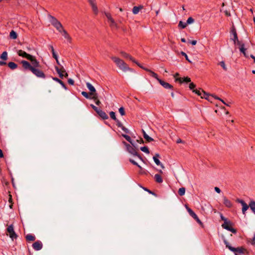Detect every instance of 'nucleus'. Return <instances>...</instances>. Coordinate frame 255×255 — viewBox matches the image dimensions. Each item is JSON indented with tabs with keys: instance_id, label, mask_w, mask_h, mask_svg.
<instances>
[{
	"instance_id": "obj_1",
	"label": "nucleus",
	"mask_w": 255,
	"mask_h": 255,
	"mask_svg": "<svg viewBox=\"0 0 255 255\" xmlns=\"http://www.w3.org/2000/svg\"><path fill=\"white\" fill-rule=\"evenodd\" d=\"M22 67L24 70L30 71L34 75L37 77L40 78L45 79L46 75L39 68H34L31 67V64L26 60H22L21 61Z\"/></svg>"
},
{
	"instance_id": "obj_2",
	"label": "nucleus",
	"mask_w": 255,
	"mask_h": 255,
	"mask_svg": "<svg viewBox=\"0 0 255 255\" xmlns=\"http://www.w3.org/2000/svg\"><path fill=\"white\" fill-rule=\"evenodd\" d=\"M111 59L116 64L117 66L124 72L129 71L132 72H134V70L129 68L128 64L123 60L117 57H112Z\"/></svg>"
},
{
	"instance_id": "obj_3",
	"label": "nucleus",
	"mask_w": 255,
	"mask_h": 255,
	"mask_svg": "<svg viewBox=\"0 0 255 255\" xmlns=\"http://www.w3.org/2000/svg\"><path fill=\"white\" fill-rule=\"evenodd\" d=\"M109 114L111 118L116 122V125L118 127L121 128L125 133H129V130L125 127H124L121 122L116 118V113L114 112L111 111L110 112Z\"/></svg>"
},
{
	"instance_id": "obj_4",
	"label": "nucleus",
	"mask_w": 255,
	"mask_h": 255,
	"mask_svg": "<svg viewBox=\"0 0 255 255\" xmlns=\"http://www.w3.org/2000/svg\"><path fill=\"white\" fill-rule=\"evenodd\" d=\"M224 243L226 245L227 248H228L230 251L235 253H239L240 254H244L245 252L246 251V249H245L243 247H238V248H234L230 245L229 243L225 239L224 240Z\"/></svg>"
},
{
	"instance_id": "obj_5",
	"label": "nucleus",
	"mask_w": 255,
	"mask_h": 255,
	"mask_svg": "<svg viewBox=\"0 0 255 255\" xmlns=\"http://www.w3.org/2000/svg\"><path fill=\"white\" fill-rule=\"evenodd\" d=\"M86 86L90 91V95L92 97V100H97L98 98V93L95 87L89 82L86 83Z\"/></svg>"
},
{
	"instance_id": "obj_6",
	"label": "nucleus",
	"mask_w": 255,
	"mask_h": 255,
	"mask_svg": "<svg viewBox=\"0 0 255 255\" xmlns=\"http://www.w3.org/2000/svg\"><path fill=\"white\" fill-rule=\"evenodd\" d=\"M186 208L189 213V215L195 220L199 224V225L202 227H203L204 225L203 223L201 222V221L199 219L197 215L195 214V213L187 205H186Z\"/></svg>"
},
{
	"instance_id": "obj_7",
	"label": "nucleus",
	"mask_w": 255,
	"mask_h": 255,
	"mask_svg": "<svg viewBox=\"0 0 255 255\" xmlns=\"http://www.w3.org/2000/svg\"><path fill=\"white\" fill-rule=\"evenodd\" d=\"M6 232L8 234L9 237L13 241L14 239H17L18 236L14 230V227L12 224L8 226L6 229Z\"/></svg>"
},
{
	"instance_id": "obj_8",
	"label": "nucleus",
	"mask_w": 255,
	"mask_h": 255,
	"mask_svg": "<svg viewBox=\"0 0 255 255\" xmlns=\"http://www.w3.org/2000/svg\"><path fill=\"white\" fill-rule=\"evenodd\" d=\"M193 92L195 93L197 95L200 96L201 98H204L208 100H209V97L211 96L210 94L206 93L202 89H200L199 90L195 89L193 91Z\"/></svg>"
},
{
	"instance_id": "obj_9",
	"label": "nucleus",
	"mask_w": 255,
	"mask_h": 255,
	"mask_svg": "<svg viewBox=\"0 0 255 255\" xmlns=\"http://www.w3.org/2000/svg\"><path fill=\"white\" fill-rule=\"evenodd\" d=\"M28 60L31 63V67L34 68H40L41 67L39 62L36 59L35 56L31 55V58H30Z\"/></svg>"
},
{
	"instance_id": "obj_10",
	"label": "nucleus",
	"mask_w": 255,
	"mask_h": 255,
	"mask_svg": "<svg viewBox=\"0 0 255 255\" xmlns=\"http://www.w3.org/2000/svg\"><path fill=\"white\" fill-rule=\"evenodd\" d=\"M127 151L132 155L136 154V151H138V149L136 147V144L134 143V146L129 144V146L126 147Z\"/></svg>"
},
{
	"instance_id": "obj_11",
	"label": "nucleus",
	"mask_w": 255,
	"mask_h": 255,
	"mask_svg": "<svg viewBox=\"0 0 255 255\" xmlns=\"http://www.w3.org/2000/svg\"><path fill=\"white\" fill-rule=\"evenodd\" d=\"M157 81L160 83V84L162 86H163L165 89H171L173 90V86L172 85L170 84L169 83L166 82L160 79H157Z\"/></svg>"
},
{
	"instance_id": "obj_12",
	"label": "nucleus",
	"mask_w": 255,
	"mask_h": 255,
	"mask_svg": "<svg viewBox=\"0 0 255 255\" xmlns=\"http://www.w3.org/2000/svg\"><path fill=\"white\" fill-rule=\"evenodd\" d=\"M32 246L35 251H39L42 249L43 245L41 241H37L32 244Z\"/></svg>"
},
{
	"instance_id": "obj_13",
	"label": "nucleus",
	"mask_w": 255,
	"mask_h": 255,
	"mask_svg": "<svg viewBox=\"0 0 255 255\" xmlns=\"http://www.w3.org/2000/svg\"><path fill=\"white\" fill-rule=\"evenodd\" d=\"M175 82H179L180 84L182 83H188L191 82L190 78L188 77H184L183 78H176Z\"/></svg>"
},
{
	"instance_id": "obj_14",
	"label": "nucleus",
	"mask_w": 255,
	"mask_h": 255,
	"mask_svg": "<svg viewBox=\"0 0 255 255\" xmlns=\"http://www.w3.org/2000/svg\"><path fill=\"white\" fill-rule=\"evenodd\" d=\"M17 53V54L19 56L26 58L27 60H28L30 58H31V56L32 55L27 53L26 52H25V51H24L22 50H18Z\"/></svg>"
},
{
	"instance_id": "obj_15",
	"label": "nucleus",
	"mask_w": 255,
	"mask_h": 255,
	"mask_svg": "<svg viewBox=\"0 0 255 255\" xmlns=\"http://www.w3.org/2000/svg\"><path fill=\"white\" fill-rule=\"evenodd\" d=\"M97 114L103 120H105L109 119V117L107 115V114L104 111H102L101 109H99Z\"/></svg>"
},
{
	"instance_id": "obj_16",
	"label": "nucleus",
	"mask_w": 255,
	"mask_h": 255,
	"mask_svg": "<svg viewBox=\"0 0 255 255\" xmlns=\"http://www.w3.org/2000/svg\"><path fill=\"white\" fill-rule=\"evenodd\" d=\"M142 132L143 134V136L146 142H150L154 140L153 138L150 137L143 129H142Z\"/></svg>"
},
{
	"instance_id": "obj_17",
	"label": "nucleus",
	"mask_w": 255,
	"mask_h": 255,
	"mask_svg": "<svg viewBox=\"0 0 255 255\" xmlns=\"http://www.w3.org/2000/svg\"><path fill=\"white\" fill-rule=\"evenodd\" d=\"M223 204L228 208H231L233 206L232 202L225 196L223 197Z\"/></svg>"
},
{
	"instance_id": "obj_18",
	"label": "nucleus",
	"mask_w": 255,
	"mask_h": 255,
	"mask_svg": "<svg viewBox=\"0 0 255 255\" xmlns=\"http://www.w3.org/2000/svg\"><path fill=\"white\" fill-rule=\"evenodd\" d=\"M52 78L54 81L59 83L64 89L67 90V87L66 85L61 80L59 79V78H58L57 77H52Z\"/></svg>"
},
{
	"instance_id": "obj_19",
	"label": "nucleus",
	"mask_w": 255,
	"mask_h": 255,
	"mask_svg": "<svg viewBox=\"0 0 255 255\" xmlns=\"http://www.w3.org/2000/svg\"><path fill=\"white\" fill-rule=\"evenodd\" d=\"M233 225V223L231 221L228 220L227 221V222L224 223L222 225V227L224 229L228 230V228H227V227L231 228Z\"/></svg>"
},
{
	"instance_id": "obj_20",
	"label": "nucleus",
	"mask_w": 255,
	"mask_h": 255,
	"mask_svg": "<svg viewBox=\"0 0 255 255\" xmlns=\"http://www.w3.org/2000/svg\"><path fill=\"white\" fill-rule=\"evenodd\" d=\"M122 136L129 142L131 145L134 146V143L129 135L126 134H122Z\"/></svg>"
},
{
	"instance_id": "obj_21",
	"label": "nucleus",
	"mask_w": 255,
	"mask_h": 255,
	"mask_svg": "<svg viewBox=\"0 0 255 255\" xmlns=\"http://www.w3.org/2000/svg\"><path fill=\"white\" fill-rule=\"evenodd\" d=\"M53 25L57 29V30H58L59 32L62 33V30L63 29V27L60 21L54 23Z\"/></svg>"
},
{
	"instance_id": "obj_22",
	"label": "nucleus",
	"mask_w": 255,
	"mask_h": 255,
	"mask_svg": "<svg viewBox=\"0 0 255 255\" xmlns=\"http://www.w3.org/2000/svg\"><path fill=\"white\" fill-rule=\"evenodd\" d=\"M143 8V6L140 5L138 6H135L132 8V12L134 14H137L139 10Z\"/></svg>"
},
{
	"instance_id": "obj_23",
	"label": "nucleus",
	"mask_w": 255,
	"mask_h": 255,
	"mask_svg": "<svg viewBox=\"0 0 255 255\" xmlns=\"http://www.w3.org/2000/svg\"><path fill=\"white\" fill-rule=\"evenodd\" d=\"M121 55L125 58H128L129 59L130 61H131L132 62L133 61V60H134V59L129 54L127 53L126 52H124V51H121Z\"/></svg>"
},
{
	"instance_id": "obj_24",
	"label": "nucleus",
	"mask_w": 255,
	"mask_h": 255,
	"mask_svg": "<svg viewBox=\"0 0 255 255\" xmlns=\"http://www.w3.org/2000/svg\"><path fill=\"white\" fill-rule=\"evenodd\" d=\"M25 239L27 242H29L34 241L36 238L34 235L29 234L26 236Z\"/></svg>"
},
{
	"instance_id": "obj_25",
	"label": "nucleus",
	"mask_w": 255,
	"mask_h": 255,
	"mask_svg": "<svg viewBox=\"0 0 255 255\" xmlns=\"http://www.w3.org/2000/svg\"><path fill=\"white\" fill-rule=\"evenodd\" d=\"M159 157H160V155L158 153H156L153 157V160L157 165H159L161 164V162L158 159Z\"/></svg>"
},
{
	"instance_id": "obj_26",
	"label": "nucleus",
	"mask_w": 255,
	"mask_h": 255,
	"mask_svg": "<svg viewBox=\"0 0 255 255\" xmlns=\"http://www.w3.org/2000/svg\"><path fill=\"white\" fill-rule=\"evenodd\" d=\"M154 179L157 183H161L163 182V179L160 174H156L154 175Z\"/></svg>"
},
{
	"instance_id": "obj_27",
	"label": "nucleus",
	"mask_w": 255,
	"mask_h": 255,
	"mask_svg": "<svg viewBox=\"0 0 255 255\" xmlns=\"http://www.w3.org/2000/svg\"><path fill=\"white\" fill-rule=\"evenodd\" d=\"M55 68L56 71L58 74L59 77L61 79H63V77H64L63 73L64 72H62V68L60 69L57 66H55Z\"/></svg>"
},
{
	"instance_id": "obj_28",
	"label": "nucleus",
	"mask_w": 255,
	"mask_h": 255,
	"mask_svg": "<svg viewBox=\"0 0 255 255\" xmlns=\"http://www.w3.org/2000/svg\"><path fill=\"white\" fill-rule=\"evenodd\" d=\"M8 67L11 70L15 69L17 68V64L13 62H9L7 63Z\"/></svg>"
},
{
	"instance_id": "obj_29",
	"label": "nucleus",
	"mask_w": 255,
	"mask_h": 255,
	"mask_svg": "<svg viewBox=\"0 0 255 255\" xmlns=\"http://www.w3.org/2000/svg\"><path fill=\"white\" fill-rule=\"evenodd\" d=\"M249 206L251 210L255 214V201L252 200L249 203Z\"/></svg>"
},
{
	"instance_id": "obj_30",
	"label": "nucleus",
	"mask_w": 255,
	"mask_h": 255,
	"mask_svg": "<svg viewBox=\"0 0 255 255\" xmlns=\"http://www.w3.org/2000/svg\"><path fill=\"white\" fill-rule=\"evenodd\" d=\"M9 37L12 39H15L17 37V33L14 30H11L9 33Z\"/></svg>"
},
{
	"instance_id": "obj_31",
	"label": "nucleus",
	"mask_w": 255,
	"mask_h": 255,
	"mask_svg": "<svg viewBox=\"0 0 255 255\" xmlns=\"http://www.w3.org/2000/svg\"><path fill=\"white\" fill-rule=\"evenodd\" d=\"M62 32H63V35L65 38L67 39L69 41H71V37L64 28L62 30Z\"/></svg>"
},
{
	"instance_id": "obj_32",
	"label": "nucleus",
	"mask_w": 255,
	"mask_h": 255,
	"mask_svg": "<svg viewBox=\"0 0 255 255\" xmlns=\"http://www.w3.org/2000/svg\"><path fill=\"white\" fill-rule=\"evenodd\" d=\"M0 58L4 61L6 60L8 58L7 52L6 51H3L0 55Z\"/></svg>"
},
{
	"instance_id": "obj_33",
	"label": "nucleus",
	"mask_w": 255,
	"mask_h": 255,
	"mask_svg": "<svg viewBox=\"0 0 255 255\" xmlns=\"http://www.w3.org/2000/svg\"><path fill=\"white\" fill-rule=\"evenodd\" d=\"M81 94L86 99L92 100V97L90 95V93L88 94L86 92L82 91Z\"/></svg>"
},
{
	"instance_id": "obj_34",
	"label": "nucleus",
	"mask_w": 255,
	"mask_h": 255,
	"mask_svg": "<svg viewBox=\"0 0 255 255\" xmlns=\"http://www.w3.org/2000/svg\"><path fill=\"white\" fill-rule=\"evenodd\" d=\"M129 161L132 163L133 165H135L137 167H138L140 169V171L141 170H142V168L141 167V166L140 165H139L136 161H135L134 160H133L131 158H129Z\"/></svg>"
},
{
	"instance_id": "obj_35",
	"label": "nucleus",
	"mask_w": 255,
	"mask_h": 255,
	"mask_svg": "<svg viewBox=\"0 0 255 255\" xmlns=\"http://www.w3.org/2000/svg\"><path fill=\"white\" fill-rule=\"evenodd\" d=\"M147 72H148L149 73V74L151 76L157 80V79H159L158 78V75L156 73H155V72L151 71V70L149 69V71H147Z\"/></svg>"
},
{
	"instance_id": "obj_36",
	"label": "nucleus",
	"mask_w": 255,
	"mask_h": 255,
	"mask_svg": "<svg viewBox=\"0 0 255 255\" xmlns=\"http://www.w3.org/2000/svg\"><path fill=\"white\" fill-rule=\"evenodd\" d=\"M185 188L181 187L178 190V193L180 196H183L185 193Z\"/></svg>"
},
{
	"instance_id": "obj_37",
	"label": "nucleus",
	"mask_w": 255,
	"mask_h": 255,
	"mask_svg": "<svg viewBox=\"0 0 255 255\" xmlns=\"http://www.w3.org/2000/svg\"><path fill=\"white\" fill-rule=\"evenodd\" d=\"M49 17H50L51 19L50 20L51 24L53 25L54 23H56L58 22L59 21L54 16L50 15Z\"/></svg>"
},
{
	"instance_id": "obj_38",
	"label": "nucleus",
	"mask_w": 255,
	"mask_h": 255,
	"mask_svg": "<svg viewBox=\"0 0 255 255\" xmlns=\"http://www.w3.org/2000/svg\"><path fill=\"white\" fill-rule=\"evenodd\" d=\"M187 24L186 22H184L182 21H180L178 23V27L183 29L185 28L187 26Z\"/></svg>"
},
{
	"instance_id": "obj_39",
	"label": "nucleus",
	"mask_w": 255,
	"mask_h": 255,
	"mask_svg": "<svg viewBox=\"0 0 255 255\" xmlns=\"http://www.w3.org/2000/svg\"><path fill=\"white\" fill-rule=\"evenodd\" d=\"M140 149L142 151H143V152H145V153H146L147 154H149V150L147 146L141 147L140 148Z\"/></svg>"
},
{
	"instance_id": "obj_40",
	"label": "nucleus",
	"mask_w": 255,
	"mask_h": 255,
	"mask_svg": "<svg viewBox=\"0 0 255 255\" xmlns=\"http://www.w3.org/2000/svg\"><path fill=\"white\" fill-rule=\"evenodd\" d=\"M141 187H142V188L144 191H147V192H148L149 194H152V195H154V196H157V194H156L155 193H154V192H153V191H152L150 190L149 189H147V188H146V187H142V186H141Z\"/></svg>"
},
{
	"instance_id": "obj_41",
	"label": "nucleus",
	"mask_w": 255,
	"mask_h": 255,
	"mask_svg": "<svg viewBox=\"0 0 255 255\" xmlns=\"http://www.w3.org/2000/svg\"><path fill=\"white\" fill-rule=\"evenodd\" d=\"M119 112L121 116H124L126 115L125 108L123 107H121L119 109Z\"/></svg>"
},
{
	"instance_id": "obj_42",
	"label": "nucleus",
	"mask_w": 255,
	"mask_h": 255,
	"mask_svg": "<svg viewBox=\"0 0 255 255\" xmlns=\"http://www.w3.org/2000/svg\"><path fill=\"white\" fill-rule=\"evenodd\" d=\"M92 7V9L95 12V13L97 14L98 12V8L96 5L95 2L93 3V4H90Z\"/></svg>"
},
{
	"instance_id": "obj_43",
	"label": "nucleus",
	"mask_w": 255,
	"mask_h": 255,
	"mask_svg": "<svg viewBox=\"0 0 255 255\" xmlns=\"http://www.w3.org/2000/svg\"><path fill=\"white\" fill-rule=\"evenodd\" d=\"M196 85L193 83V82H190V84H189V89L192 91V92L195 90V88H196Z\"/></svg>"
},
{
	"instance_id": "obj_44",
	"label": "nucleus",
	"mask_w": 255,
	"mask_h": 255,
	"mask_svg": "<svg viewBox=\"0 0 255 255\" xmlns=\"http://www.w3.org/2000/svg\"><path fill=\"white\" fill-rule=\"evenodd\" d=\"M194 21V19L193 18H192V17H189L187 19L186 22V24L188 25V24H190L193 23Z\"/></svg>"
},
{
	"instance_id": "obj_45",
	"label": "nucleus",
	"mask_w": 255,
	"mask_h": 255,
	"mask_svg": "<svg viewBox=\"0 0 255 255\" xmlns=\"http://www.w3.org/2000/svg\"><path fill=\"white\" fill-rule=\"evenodd\" d=\"M240 51L244 54L247 50L246 48H245V44H242L241 47H239Z\"/></svg>"
},
{
	"instance_id": "obj_46",
	"label": "nucleus",
	"mask_w": 255,
	"mask_h": 255,
	"mask_svg": "<svg viewBox=\"0 0 255 255\" xmlns=\"http://www.w3.org/2000/svg\"><path fill=\"white\" fill-rule=\"evenodd\" d=\"M219 64L223 68V69L225 71H227V68L226 66L224 61H222L220 62Z\"/></svg>"
},
{
	"instance_id": "obj_47",
	"label": "nucleus",
	"mask_w": 255,
	"mask_h": 255,
	"mask_svg": "<svg viewBox=\"0 0 255 255\" xmlns=\"http://www.w3.org/2000/svg\"><path fill=\"white\" fill-rule=\"evenodd\" d=\"M181 54L182 56H184V57H185V58L186 60L188 62H189V63H192L191 61H190V59L188 58V56H187V55L186 54V53H185V52H183V51H181Z\"/></svg>"
},
{
	"instance_id": "obj_48",
	"label": "nucleus",
	"mask_w": 255,
	"mask_h": 255,
	"mask_svg": "<svg viewBox=\"0 0 255 255\" xmlns=\"http://www.w3.org/2000/svg\"><path fill=\"white\" fill-rule=\"evenodd\" d=\"M249 207H250L249 204L247 205L245 207H242V212L244 215L246 214V212L249 209Z\"/></svg>"
},
{
	"instance_id": "obj_49",
	"label": "nucleus",
	"mask_w": 255,
	"mask_h": 255,
	"mask_svg": "<svg viewBox=\"0 0 255 255\" xmlns=\"http://www.w3.org/2000/svg\"><path fill=\"white\" fill-rule=\"evenodd\" d=\"M231 40H233L234 42H236V41H238L239 39L237 33H235V34L233 35V37H231Z\"/></svg>"
},
{
	"instance_id": "obj_50",
	"label": "nucleus",
	"mask_w": 255,
	"mask_h": 255,
	"mask_svg": "<svg viewBox=\"0 0 255 255\" xmlns=\"http://www.w3.org/2000/svg\"><path fill=\"white\" fill-rule=\"evenodd\" d=\"M133 156H137L140 160H141L143 162H144V160L142 156L137 151H136V154H134Z\"/></svg>"
},
{
	"instance_id": "obj_51",
	"label": "nucleus",
	"mask_w": 255,
	"mask_h": 255,
	"mask_svg": "<svg viewBox=\"0 0 255 255\" xmlns=\"http://www.w3.org/2000/svg\"><path fill=\"white\" fill-rule=\"evenodd\" d=\"M227 228H228V231L231 232L233 234H236L237 232V230L236 229L233 228L232 227L231 228L227 227Z\"/></svg>"
},
{
	"instance_id": "obj_52",
	"label": "nucleus",
	"mask_w": 255,
	"mask_h": 255,
	"mask_svg": "<svg viewBox=\"0 0 255 255\" xmlns=\"http://www.w3.org/2000/svg\"><path fill=\"white\" fill-rule=\"evenodd\" d=\"M236 202L240 203L242 206L245 203H246L243 200L240 199L239 198H237L236 200Z\"/></svg>"
},
{
	"instance_id": "obj_53",
	"label": "nucleus",
	"mask_w": 255,
	"mask_h": 255,
	"mask_svg": "<svg viewBox=\"0 0 255 255\" xmlns=\"http://www.w3.org/2000/svg\"><path fill=\"white\" fill-rule=\"evenodd\" d=\"M91 107L97 113L98 111L100 109H99L98 107L94 105L93 104L90 105Z\"/></svg>"
},
{
	"instance_id": "obj_54",
	"label": "nucleus",
	"mask_w": 255,
	"mask_h": 255,
	"mask_svg": "<svg viewBox=\"0 0 255 255\" xmlns=\"http://www.w3.org/2000/svg\"><path fill=\"white\" fill-rule=\"evenodd\" d=\"M230 33H231V34H233V35H234L235 33H237V31H236V28H235L234 26H233L232 27V28L231 29Z\"/></svg>"
},
{
	"instance_id": "obj_55",
	"label": "nucleus",
	"mask_w": 255,
	"mask_h": 255,
	"mask_svg": "<svg viewBox=\"0 0 255 255\" xmlns=\"http://www.w3.org/2000/svg\"><path fill=\"white\" fill-rule=\"evenodd\" d=\"M220 218L221 219L224 221V223L227 222V221L229 220L226 218H225L222 214H220Z\"/></svg>"
},
{
	"instance_id": "obj_56",
	"label": "nucleus",
	"mask_w": 255,
	"mask_h": 255,
	"mask_svg": "<svg viewBox=\"0 0 255 255\" xmlns=\"http://www.w3.org/2000/svg\"><path fill=\"white\" fill-rule=\"evenodd\" d=\"M235 45H238L240 47H241V45L242 44H245L244 43H242L241 41H240L239 40L238 41H236V42H234Z\"/></svg>"
},
{
	"instance_id": "obj_57",
	"label": "nucleus",
	"mask_w": 255,
	"mask_h": 255,
	"mask_svg": "<svg viewBox=\"0 0 255 255\" xmlns=\"http://www.w3.org/2000/svg\"><path fill=\"white\" fill-rule=\"evenodd\" d=\"M68 83L69 85H73L74 84V81L70 78L68 80Z\"/></svg>"
},
{
	"instance_id": "obj_58",
	"label": "nucleus",
	"mask_w": 255,
	"mask_h": 255,
	"mask_svg": "<svg viewBox=\"0 0 255 255\" xmlns=\"http://www.w3.org/2000/svg\"><path fill=\"white\" fill-rule=\"evenodd\" d=\"M62 72L65 73V74H64V77L67 78L68 77V73L66 72V70H65V69L64 68V67L63 66H62Z\"/></svg>"
},
{
	"instance_id": "obj_59",
	"label": "nucleus",
	"mask_w": 255,
	"mask_h": 255,
	"mask_svg": "<svg viewBox=\"0 0 255 255\" xmlns=\"http://www.w3.org/2000/svg\"><path fill=\"white\" fill-rule=\"evenodd\" d=\"M136 142L140 143V144H143L144 143V140L141 137H140L139 139H137Z\"/></svg>"
},
{
	"instance_id": "obj_60",
	"label": "nucleus",
	"mask_w": 255,
	"mask_h": 255,
	"mask_svg": "<svg viewBox=\"0 0 255 255\" xmlns=\"http://www.w3.org/2000/svg\"><path fill=\"white\" fill-rule=\"evenodd\" d=\"M251 243L252 245H255V234H254V238L251 241Z\"/></svg>"
},
{
	"instance_id": "obj_61",
	"label": "nucleus",
	"mask_w": 255,
	"mask_h": 255,
	"mask_svg": "<svg viewBox=\"0 0 255 255\" xmlns=\"http://www.w3.org/2000/svg\"><path fill=\"white\" fill-rule=\"evenodd\" d=\"M214 189H215V191L218 193H220L221 192V190H220V189L218 187H215Z\"/></svg>"
},
{
	"instance_id": "obj_62",
	"label": "nucleus",
	"mask_w": 255,
	"mask_h": 255,
	"mask_svg": "<svg viewBox=\"0 0 255 255\" xmlns=\"http://www.w3.org/2000/svg\"><path fill=\"white\" fill-rule=\"evenodd\" d=\"M148 172L147 171L145 170H141L139 171V173L141 174H145L147 175L148 174Z\"/></svg>"
},
{
	"instance_id": "obj_63",
	"label": "nucleus",
	"mask_w": 255,
	"mask_h": 255,
	"mask_svg": "<svg viewBox=\"0 0 255 255\" xmlns=\"http://www.w3.org/2000/svg\"><path fill=\"white\" fill-rule=\"evenodd\" d=\"M189 43H190L192 45H195L197 43V41L195 40L189 41H188Z\"/></svg>"
},
{
	"instance_id": "obj_64",
	"label": "nucleus",
	"mask_w": 255,
	"mask_h": 255,
	"mask_svg": "<svg viewBox=\"0 0 255 255\" xmlns=\"http://www.w3.org/2000/svg\"><path fill=\"white\" fill-rule=\"evenodd\" d=\"M52 56L55 59H57L58 58V55L55 53V52H53L52 53Z\"/></svg>"
}]
</instances>
